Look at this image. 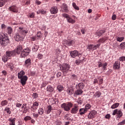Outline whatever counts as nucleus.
<instances>
[{
    "mask_svg": "<svg viewBox=\"0 0 125 125\" xmlns=\"http://www.w3.org/2000/svg\"><path fill=\"white\" fill-rule=\"evenodd\" d=\"M10 41L8 37L6 36V34L1 33L0 35V44L2 46H6L9 44Z\"/></svg>",
    "mask_w": 125,
    "mask_h": 125,
    "instance_id": "nucleus-1",
    "label": "nucleus"
},
{
    "mask_svg": "<svg viewBox=\"0 0 125 125\" xmlns=\"http://www.w3.org/2000/svg\"><path fill=\"white\" fill-rule=\"evenodd\" d=\"M73 104L71 102H67L66 103H63L61 104V107L62 109H63L66 112H68L71 110V108L73 107Z\"/></svg>",
    "mask_w": 125,
    "mask_h": 125,
    "instance_id": "nucleus-2",
    "label": "nucleus"
},
{
    "mask_svg": "<svg viewBox=\"0 0 125 125\" xmlns=\"http://www.w3.org/2000/svg\"><path fill=\"white\" fill-rule=\"evenodd\" d=\"M60 69L63 72V74H67L70 71L71 66L69 63H65L60 66Z\"/></svg>",
    "mask_w": 125,
    "mask_h": 125,
    "instance_id": "nucleus-3",
    "label": "nucleus"
},
{
    "mask_svg": "<svg viewBox=\"0 0 125 125\" xmlns=\"http://www.w3.org/2000/svg\"><path fill=\"white\" fill-rule=\"evenodd\" d=\"M31 52V49L28 47H26L24 49H22V51L21 52V54L20 55L21 58H25V57H27L30 53Z\"/></svg>",
    "mask_w": 125,
    "mask_h": 125,
    "instance_id": "nucleus-4",
    "label": "nucleus"
},
{
    "mask_svg": "<svg viewBox=\"0 0 125 125\" xmlns=\"http://www.w3.org/2000/svg\"><path fill=\"white\" fill-rule=\"evenodd\" d=\"M79 109L80 107H79V104H75L73 105V107L71 108L70 110V112L71 114H76L79 112Z\"/></svg>",
    "mask_w": 125,
    "mask_h": 125,
    "instance_id": "nucleus-5",
    "label": "nucleus"
},
{
    "mask_svg": "<svg viewBox=\"0 0 125 125\" xmlns=\"http://www.w3.org/2000/svg\"><path fill=\"white\" fill-rule=\"evenodd\" d=\"M22 51H23L22 45H18L16 48H15L14 50L16 55H17V54H21L22 53Z\"/></svg>",
    "mask_w": 125,
    "mask_h": 125,
    "instance_id": "nucleus-6",
    "label": "nucleus"
},
{
    "mask_svg": "<svg viewBox=\"0 0 125 125\" xmlns=\"http://www.w3.org/2000/svg\"><path fill=\"white\" fill-rule=\"evenodd\" d=\"M116 114L117 115V119L119 120L123 116V112L122 110L116 109L113 111L112 115L115 116Z\"/></svg>",
    "mask_w": 125,
    "mask_h": 125,
    "instance_id": "nucleus-7",
    "label": "nucleus"
},
{
    "mask_svg": "<svg viewBox=\"0 0 125 125\" xmlns=\"http://www.w3.org/2000/svg\"><path fill=\"white\" fill-rule=\"evenodd\" d=\"M70 54L71 56V57L72 58H76L77 56H78V57H80L81 56V54L77 50H74V51H71L70 52Z\"/></svg>",
    "mask_w": 125,
    "mask_h": 125,
    "instance_id": "nucleus-8",
    "label": "nucleus"
},
{
    "mask_svg": "<svg viewBox=\"0 0 125 125\" xmlns=\"http://www.w3.org/2000/svg\"><path fill=\"white\" fill-rule=\"evenodd\" d=\"M21 80L20 83H21L22 85L24 86L25 84H26L27 83V81H28V77L26 75H24L23 77L19 79Z\"/></svg>",
    "mask_w": 125,
    "mask_h": 125,
    "instance_id": "nucleus-9",
    "label": "nucleus"
},
{
    "mask_svg": "<svg viewBox=\"0 0 125 125\" xmlns=\"http://www.w3.org/2000/svg\"><path fill=\"white\" fill-rule=\"evenodd\" d=\"M50 12L51 14H56L58 13V8L56 6H53L50 9Z\"/></svg>",
    "mask_w": 125,
    "mask_h": 125,
    "instance_id": "nucleus-10",
    "label": "nucleus"
},
{
    "mask_svg": "<svg viewBox=\"0 0 125 125\" xmlns=\"http://www.w3.org/2000/svg\"><path fill=\"white\" fill-rule=\"evenodd\" d=\"M64 44L67 46H71L73 44H75V41L73 40H65L64 41Z\"/></svg>",
    "mask_w": 125,
    "mask_h": 125,
    "instance_id": "nucleus-11",
    "label": "nucleus"
},
{
    "mask_svg": "<svg viewBox=\"0 0 125 125\" xmlns=\"http://www.w3.org/2000/svg\"><path fill=\"white\" fill-rule=\"evenodd\" d=\"M97 114V111L95 110H92L89 112V114L88 115V119H93L95 115Z\"/></svg>",
    "mask_w": 125,
    "mask_h": 125,
    "instance_id": "nucleus-12",
    "label": "nucleus"
},
{
    "mask_svg": "<svg viewBox=\"0 0 125 125\" xmlns=\"http://www.w3.org/2000/svg\"><path fill=\"white\" fill-rule=\"evenodd\" d=\"M121 68V63L119 61H115L113 64V69L114 70H119Z\"/></svg>",
    "mask_w": 125,
    "mask_h": 125,
    "instance_id": "nucleus-13",
    "label": "nucleus"
},
{
    "mask_svg": "<svg viewBox=\"0 0 125 125\" xmlns=\"http://www.w3.org/2000/svg\"><path fill=\"white\" fill-rule=\"evenodd\" d=\"M9 10L10 11H12V12H14L15 13H17V12H18V7L15 5L9 7Z\"/></svg>",
    "mask_w": 125,
    "mask_h": 125,
    "instance_id": "nucleus-14",
    "label": "nucleus"
},
{
    "mask_svg": "<svg viewBox=\"0 0 125 125\" xmlns=\"http://www.w3.org/2000/svg\"><path fill=\"white\" fill-rule=\"evenodd\" d=\"M76 86V89H81V90H83L84 87V83H80L78 84H77Z\"/></svg>",
    "mask_w": 125,
    "mask_h": 125,
    "instance_id": "nucleus-15",
    "label": "nucleus"
},
{
    "mask_svg": "<svg viewBox=\"0 0 125 125\" xmlns=\"http://www.w3.org/2000/svg\"><path fill=\"white\" fill-rule=\"evenodd\" d=\"M6 55L7 57H11V56H15L16 55H15V53L14 52V51H7L6 52Z\"/></svg>",
    "mask_w": 125,
    "mask_h": 125,
    "instance_id": "nucleus-16",
    "label": "nucleus"
},
{
    "mask_svg": "<svg viewBox=\"0 0 125 125\" xmlns=\"http://www.w3.org/2000/svg\"><path fill=\"white\" fill-rule=\"evenodd\" d=\"M14 39L16 42H20V41L23 40V37L20 36V34L19 33H17L14 36Z\"/></svg>",
    "mask_w": 125,
    "mask_h": 125,
    "instance_id": "nucleus-17",
    "label": "nucleus"
},
{
    "mask_svg": "<svg viewBox=\"0 0 125 125\" xmlns=\"http://www.w3.org/2000/svg\"><path fill=\"white\" fill-rule=\"evenodd\" d=\"M84 60V58L83 57H81L80 58L75 61V64L79 65H80V64L83 63Z\"/></svg>",
    "mask_w": 125,
    "mask_h": 125,
    "instance_id": "nucleus-18",
    "label": "nucleus"
},
{
    "mask_svg": "<svg viewBox=\"0 0 125 125\" xmlns=\"http://www.w3.org/2000/svg\"><path fill=\"white\" fill-rule=\"evenodd\" d=\"M8 122H10L9 123V125H15V122L16 121V118H10L8 120Z\"/></svg>",
    "mask_w": 125,
    "mask_h": 125,
    "instance_id": "nucleus-19",
    "label": "nucleus"
},
{
    "mask_svg": "<svg viewBox=\"0 0 125 125\" xmlns=\"http://www.w3.org/2000/svg\"><path fill=\"white\" fill-rule=\"evenodd\" d=\"M83 92V90L80 89H77L76 90H75L74 92L75 95H82Z\"/></svg>",
    "mask_w": 125,
    "mask_h": 125,
    "instance_id": "nucleus-20",
    "label": "nucleus"
},
{
    "mask_svg": "<svg viewBox=\"0 0 125 125\" xmlns=\"http://www.w3.org/2000/svg\"><path fill=\"white\" fill-rule=\"evenodd\" d=\"M24 75H25V72L24 70H21L18 73V79H21L24 77Z\"/></svg>",
    "mask_w": 125,
    "mask_h": 125,
    "instance_id": "nucleus-21",
    "label": "nucleus"
},
{
    "mask_svg": "<svg viewBox=\"0 0 125 125\" xmlns=\"http://www.w3.org/2000/svg\"><path fill=\"white\" fill-rule=\"evenodd\" d=\"M86 112H87V111L84 108H80L79 109V114L80 115H81V116H83V115H84V114H85Z\"/></svg>",
    "mask_w": 125,
    "mask_h": 125,
    "instance_id": "nucleus-22",
    "label": "nucleus"
},
{
    "mask_svg": "<svg viewBox=\"0 0 125 125\" xmlns=\"http://www.w3.org/2000/svg\"><path fill=\"white\" fill-rule=\"evenodd\" d=\"M46 90L49 92H53L54 91V88L52 86L49 85L46 88Z\"/></svg>",
    "mask_w": 125,
    "mask_h": 125,
    "instance_id": "nucleus-23",
    "label": "nucleus"
},
{
    "mask_svg": "<svg viewBox=\"0 0 125 125\" xmlns=\"http://www.w3.org/2000/svg\"><path fill=\"white\" fill-rule=\"evenodd\" d=\"M105 32H106L105 30H100L99 32L96 33V36H98V37H101Z\"/></svg>",
    "mask_w": 125,
    "mask_h": 125,
    "instance_id": "nucleus-24",
    "label": "nucleus"
},
{
    "mask_svg": "<svg viewBox=\"0 0 125 125\" xmlns=\"http://www.w3.org/2000/svg\"><path fill=\"white\" fill-rule=\"evenodd\" d=\"M37 14H46V11H45L43 9H39L37 11Z\"/></svg>",
    "mask_w": 125,
    "mask_h": 125,
    "instance_id": "nucleus-25",
    "label": "nucleus"
},
{
    "mask_svg": "<svg viewBox=\"0 0 125 125\" xmlns=\"http://www.w3.org/2000/svg\"><path fill=\"white\" fill-rule=\"evenodd\" d=\"M62 9L64 10V12L67 13L69 12V10L68 9V6L66 4H62Z\"/></svg>",
    "mask_w": 125,
    "mask_h": 125,
    "instance_id": "nucleus-26",
    "label": "nucleus"
},
{
    "mask_svg": "<svg viewBox=\"0 0 125 125\" xmlns=\"http://www.w3.org/2000/svg\"><path fill=\"white\" fill-rule=\"evenodd\" d=\"M9 0H0V7H2L4 4H5V2H7Z\"/></svg>",
    "mask_w": 125,
    "mask_h": 125,
    "instance_id": "nucleus-27",
    "label": "nucleus"
},
{
    "mask_svg": "<svg viewBox=\"0 0 125 125\" xmlns=\"http://www.w3.org/2000/svg\"><path fill=\"white\" fill-rule=\"evenodd\" d=\"M31 64H32V62H31V59L28 58L25 60L24 65H27V66H29V65H31Z\"/></svg>",
    "mask_w": 125,
    "mask_h": 125,
    "instance_id": "nucleus-28",
    "label": "nucleus"
},
{
    "mask_svg": "<svg viewBox=\"0 0 125 125\" xmlns=\"http://www.w3.org/2000/svg\"><path fill=\"white\" fill-rule=\"evenodd\" d=\"M119 106H120V103H115L111 106V109H116V108H118Z\"/></svg>",
    "mask_w": 125,
    "mask_h": 125,
    "instance_id": "nucleus-29",
    "label": "nucleus"
},
{
    "mask_svg": "<svg viewBox=\"0 0 125 125\" xmlns=\"http://www.w3.org/2000/svg\"><path fill=\"white\" fill-rule=\"evenodd\" d=\"M7 31L8 35H11V33H12L13 29H12V27L9 26L7 28Z\"/></svg>",
    "mask_w": 125,
    "mask_h": 125,
    "instance_id": "nucleus-30",
    "label": "nucleus"
},
{
    "mask_svg": "<svg viewBox=\"0 0 125 125\" xmlns=\"http://www.w3.org/2000/svg\"><path fill=\"white\" fill-rule=\"evenodd\" d=\"M2 60L3 62H4V63L7 62V61H8V58L7 57V56L6 55H4L2 57Z\"/></svg>",
    "mask_w": 125,
    "mask_h": 125,
    "instance_id": "nucleus-31",
    "label": "nucleus"
},
{
    "mask_svg": "<svg viewBox=\"0 0 125 125\" xmlns=\"http://www.w3.org/2000/svg\"><path fill=\"white\" fill-rule=\"evenodd\" d=\"M67 21L68 22V23H72V24L75 23V20L72 19V18L70 17V16L68 17Z\"/></svg>",
    "mask_w": 125,
    "mask_h": 125,
    "instance_id": "nucleus-32",
    "label": "nucleus"
},
{
    "mask_svg": "<svg viewBox=\"0 0 125 125\" xmlns=\"http://www.w3.org/2000/svg\"><path fill=\"white\" fill-rule=\"evenodd\" d=\"M33 107H36L35 110H37L38 107H39V102H35L33 104V106H31V108H33Z\"/></svg>",
    "mask_w": 125,
    "mask_h": 125,
    "instance_id": "nucleus-33",
    "label": "nucleus"
},
{
    "mask_svg": "<svg viewBox=\"0 0 125 125\" xmlns=\"http://www.w3.org/2000/svg\"><path fill=\"white\" fill-rule=\"evenodd\" d=\"M35 14L34 12L29 13L28 15V17L29 18H35Z\"/></svg>",
    "mask_w": 125,
    "mask_h": 125,
    "instance_id": "nucleus-34",
    "label": "nucleus"
},
{
    "mask_svg": "<svg viewBox=\"0 0 125 125\" xmlns=\"http://www.w3.org/2000/svg\"><path fill=\"white\" fill-rule=\"evenodd\" d=\"M8 104V102H7V101L6 100H4V101H2L1 102V104L0 105L2 106H6V105H7V104Z\"/></svg>",
    "mask_w": 125,
    "mask_h": 125,
    "instance_id": "nucleus-35",
    "label": "nucleus"
},
{
    "mask_svg": "<svg viewBox=\"0 0 125 125\" xmlns=\"http://www.w3.org/2000/svg\"><path fill=\"white\" fill-rule=\"evenodd\" d=\"M32 49L33 51H38V50L39 49V46H37V45L34 44Z\"/></svg>",
    "mask_w": 125,
    "mask_h": 125,
    "instance_id": "nucleus-36",
    "label": "nucleus"
},
{
    "mask_svg": "<svg viewBox=\"0 0 125 125\" xmlns=\"http://www.w3.org/2000/svg\"><path fill=\"white\" fill-rule=\"evenodd\" d=\"M57 89H58V91L60 92L62 91L64 88H63V86L62 85H58L57 86Z\"/></svg>",
    "mask_w": 125,
    "mask_h": 125,
    "instance_id": "nucleus-37",
    "label": "nucleus"
},
{
    "mask_svg": "<svg viewBox=\"0 0 125 125\" xmlns=\"http://www.w3.org/2000/svg\"><path fill=\"white\" fill-rule=\"evenodd\" d=\"M72 6L74 8H75L76 10H80V8L78 6H77V4L75 2L72 3Z\"/></svg>",
    "mask_w": 125,
    "mask_h": 125,
    "instance_id": "nucleus-38",
    "label": "nucleus"
},
{
    "mask_svg": "<svg viewBox=\"0 0 125 125\" xmlns=\"http://www.w3.org/2000/svg\"><path fill=\"white\" fill-rule=\"evenodd\" d=\"M52 110V107L51 105H49L47 107V114H49L50 112H51V110Z\"/></svg>",
    "mask_w": 125,
    "mask_h": 125,
    "instance_id": "nucleus-39",
    "label": "nucleus"
},
{
    "mask_svg": "<svg viewBox=\"0 0 125 125\" xmlns=\"http://www.w3.org/2000/svg\"><path fill=\"white\" fill-rule=\"evenodd\" d=\"M44 112V110H43V109L42 108H40L38 110V114L39 115H41V116H42V115L43 114Z\"/></svg>",
    "mask_w": 125,
    "mask_h": 125,
    "instance_id": "nucleus-40",
    "label": "nucleus"
},
{
    "mask_svg": "<svg viewBox=\"0 0 125 125\" xmlns=\"http://www.w3.org/2000/svg\"><path fill=\"white\" fill-rule=\"evenodd\" d=\"M87 48L89 50H94L93 44H89L88 45Z\"/></svg>",
    "mask_w": 125,
    "mask_h": 125,
    "instance_id": "nucleus-41",
    "label": "nucleus"
},
{
    "mask_svg": "<svg viewBox=\"0 0 125 125\" xmlns=\"http://www.w3.org/2000/svg\"><path fill=\"white\" fill-rule=\"evenodd\" d=\"M4 111H6L7 114H9V115L11 114V111H10V108L9 107H6Z\"/></svg>",
    "mask_w": 125,
    "mask_h": 125,
    "instance_id": "nucleus-42",
    "label": "nucleus"
},
{
    "mask_svg": "<svg viewBox=\"0 0 125 125\" xmlns=\"http://www.w3.org/2000/svg\"><path fill=\"white\" fill-rule=\"evenodd\" d=\"M105 41L106 39L104 38H101L98 41V42H99V43H102L103 42H105Z\"/></svg>",
    "mask_w": 125,
    "mask_h": 125,
    "instance_id": "nucleus-43",
    "label": "nucleus"
},
{
    "mask_svg": "<svg viewBox=\"0 0 125 125\" xmlns=\"http://www.w3.org/2000/svg\"><path fill=\"white\" fill-rule=\"evenodd\" d=\"M23 120L25 122H27V121H30V120H32V117L29 116H26L24 118Z\"/></svg>",
    "mask_w": 125,
    "mask_h": 125,
    "instance_id": "nucleus-44",
    "label": "nucleus"
},
{
    "mask_svg": "<svg viewBox=\"0 0 125 125\" xmlns=\"http://www.w3.org/2000/svg\"><path fill=\"white\" fill-rule=\"evenodd\" d=\"M71 79H72V81H76V80L78 79V76L75 74H73L71 76Z\"/></svg>",
    "mask_w": 125,
    "mask_h": 125,
    "instance_id": "nucleus-45",
    "label": "nucleus"
},
{
    "mask_svg": "<svg viewBox=\"0 0 125 125\" xmlns=\"http://www.w3.org/2000/svg\"><path fill=\"white\" fill-rule=\"evenodd\" d=\"M36 36H37V38H39V39H42V32L41 31L38 32Z\"/></svg>",
    "mask_w": 125,
    "mask_h": 125,
    "instance_id": "nucleus-46",
    "label": "nucleus"
},
{
    "mask_svg": "<svg viewBox=\"0 0 125 125\" xmlns=\"http://www.w3.org/2000/svg\"><path fill=\"white\" fill-rule=\"evenodd\" d=\"M91 107V105H90V104H86L85 105V110H86V111H87L88 110H89V109H90Z\"/></svg>",
    "mask_w": 125,
    "mask_h": 125,
    "instance_id": "nucleus-47",
    "label": "nucleus"
},
{
    "mask_svg": "<svg viewBox=\"0 0 125 125\" xmlns=\"http://www.w3.org/2000/svg\"><path fill=\"white\" fill-rule=\"evenodd\" d=\"M24 106L25 107H24L23 113H24V114H26V113H27V111H28V108H27V104H25Z\"/></svg>",
    "mask_w": 125,
    "mask_h": 125,
    "instance_id": "nucleus-48",
    "label": "nucleus"
},
{
    "mask_svg": "<svg viewBox=\"0 0 125 125\" xmlns=\"http://www.w3.org/2000/svg\"><path fill=\"white\" fill-rule=\"evenodd\" d=\"M124 39H125V38L124 37H118L116 40L117 42H123V41H124Z\"/></svg>",
    "mask_w": 125,
    "mask_h": 125,
    "instance_id": "nucleus-49",
    "label": "nucleus"
},
{
    "mask_svg": "<svg viewBox=\"0 0 125 125\" xmlns=\"http://www.w3.org/2000/svg\"><path fill=\"white\" fill-rule=\"evenodd\" d=\"M67 93L69 95H72V94L74 93V91H73V89H68L67 90Z\"/></svg>",
    "mask_w": 125,
    "mask_h": 125,
    "instance_id": "nucleus-50",
    "label": "nucleus"
},
{
    "mask_svg": "<svg viewBox=\"0 0 125 125\" xmlns=\"http://www.w3.org/2000/svg\"><path fill=\"white\" fill-rule=\"evenodd\" d=\"M107 65H108V63H107V62H105V63H104L102 65L103 69L105 71L106 70V67H107Z\"/></svg>",
    "mask_w": 125,
    "mask_h": 125,
    "instance_id": "nucleus-51",
    "label": "nucleus"
},
{
    "mask_svg": "<svg viewBox=\"0 0 125 125\" xmlns=\"http://www.w3.org/2000/svg\"><path fill=\"white\" fill-rule=\"evenodd\" d=\"M33 98H34V99H36L39 97V95L37 93H34L32 95Z\"/></svg>",
    "mask_w": 125,
    "mask_h": 125,
    "instance_id": "nucleus-52",
    "label": "nucleus"
},
{
    "mask_svg": "<svg viewBox=\"0 0 125 125\" xmlns=\"http://www.w3.org/2000/svg\"><path fill=\"white\" fill-rule=\"evenodd\" d=\"M62 17H63L64 18H66V20H67V19H68V18L70 16H69V15H68L67 14H65V13H64V14H62Z\"/></svg>",
    "mask_w": 125,
    "mask_h": 125,
    "instance_id": "nucleus-53",
    "label": "nucleus"
},
{
    "mask_svg": "<svg viewBox=\"0 0 125 125\" xmlns=\"http://www.w3.org/2000/svg\"><path fill=\"white\" fill-rule=\"evenodd\" d=\"M119 61H121L123 62V61L125 62V56H122L119 58Z\"/></svg>",
    "mask_w": 125,
    "mask_h": 125,
    "instance_id": "nucleus-54",
    "label": "nucleus"
},
{
    "mask_svg": "<svg viewBox=\"0 0 125 125\" xmlns=\"http://www.w3.org/2000/svg\"><path fill=\"white\" fill-rule=\"evenodd\" d=\"M99 46H100V43H98L95 45H93V47H94V50H95V49H96L97 48H98V47H99Z\"/></svg>",
    "mask_w": 125,
    "mask_h": 125,
    "instance_id": "nucleus-55",
    "label": "nucleus"
},
{
    "mask_svg": "<svg viewBox=\"0 0 125 125\" xmlns=\"http://www.w3.org/2000/svg\"><path fill=\"white\" fill-rule=\"evenodd\" d=\"M38 57L40 60L42 59V58H43V55H42V54H39L38 55Z\"/></svg>",
    "mask_w": 125,
    "mask_h": 125,
    "instance_id": "nucleus-56",
    "label": "nucleus"
},
{
    "mask_svg": "<svg viewBox=\"0 0 125 125\" xmlns=\"http://www.w3.org/2000/svg\"><path fill=\"white\" fill-rule=\"evenodd\" d=\"M125 125V120H123L122 122H119L118 125Z\"/></svg>",
    "mask_w": 125,
    "mask_h": 125,
    "instance_id": "nucleus-57",
    "label": "nucleus"
},
{
    "mask_svg": "<svg viewBox=\"0 0 125 125\" xmlns=\"http://www.w3.org/2000/svg\"><path fill=\"white\" fill-rule=\"evenodd\" d=\"M96 95L97 96V97H99L100 96H101V92L99 91H97L96 92Z\"/></svg>",
    "mask_w": 125,
    "mask_h": 125,
    "instance_id": "nucleus-58",
    "label": "nucleus"
},
{
    "mask_svg": "<svg viewBox=\"0 0 125 125\" xmlns=\"http://www.w3.org/2000/svg\"><path fill=\"white\" fill-rule=\"evenodd\" d=\"M121 48H125V42H122L120 44Z\"/></svg>",
    "mask_w": 125,
    "mask_h": 125,
    "instance_id": "nucleus-59",
    "label": "nucleus"
},
{
    "mask_svg": "<svg viewBox=\"0 0 125 125\" xmlns=\"http://www.w3.org/2000/svg\"><path fill=\"white\" fill-rule=\"evenodd\" d=\"M21 106H22V104L20 103H17L16 107H17L18 108H21Z\"/></svg>",
    "mask_w": 125,
    "mask_h": 125,
    "instance_id": "nucleus-60",
    "label": "nucleus"
},
{
    "mask_svg": "<svg viewBox=\"0 0 125 125\" xmlns=\"http://www.w3.org/2000/svg\"><path fill=\"white\" fill-rule=\"evenodd\" d=\"M33 117H34V118H37L39 117V114L33 113Z\"/></svg>",
    "mask_w": 125,
    "mask_h": 125,
    "instance_id": "nucleus-61",
    "label": "nucleus"
},
{
    "mask_svg": "<svg viewBox=\"0 0 125 125\" xmlns=\"http://www.w3.org/2000/svg\"><path fill=\"white\" fill-rule=\"evenodd\" d=\"M98 67L99 68H100V67H102L103 66V64H102V63L101 62H98Z\"/></svg>",
    "mask_w": 125,
    "mask_h": 125,
    "instance_id": "nucleus-62",
    "label": "nucleus"
},
{
    "mask_svg": "<svg viewBox=\"0 0 125 125\" xmlns=\"http://www.w3.org/2000/svg\"><path fill=\"white\" fill-rule=\"evenodd\" d=\"M105 119H110V118H111V115H110L109 114H107L105 115Z\"/></svg>",
    "mask_w": 125,
    "mask_h": 125,
    "instance_id": "nucleus-63",
    "label": "nucleus"
},
{
    "mask_svg": "<svg viewBox=\"0 0 125 125\" xmlns=\"http://www.w3.org/2000/svg\"><path fill=\"white\" fill-rule=\"evenodd\" d=\"M116 18H117V16L116 15H113L112 16V20H116Z\"/></svg>",
    "mask_w": 125,
    "mask_h": 125,
    "instance_id": "nucleus-64",
    "label": "nucleus"
}]
</instances>
